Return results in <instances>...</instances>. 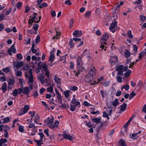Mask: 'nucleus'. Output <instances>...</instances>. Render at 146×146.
<instances>
[{
  "instance_id": "obj_1",
  "label": "nucleus",
  "mask_w": 146,
  "mask_h": 146,
  "mask_svg": "<svg viewBox=\"0 0 146 146\" xmlns=\"http://www.w3.org/2000/svg\"><path fill=\"white\" fill-rule=\"evenodd\" d=\"M109 37V35L106 33H104L101 36L100 40V43L101 44L100 48H102V51L104 48H105L104 50H106V48H107L106 47V42L108 39Z\"/></svg>"
},
{
  "instance_id": "obj_2",
  "label": "nucleus",
  "mask_w": 146,
  "mask_h": 146,
  "mask_svg": "<svg viewBox=\"0 0 146 146\" xmlns=\"http://www.w3.org/2000/svg\"><path fill=\"white\" fill-rule=\"evenodd\" d=\"M70 108V110L74 111H75L76 107L78 105H80V103L75 98V95L73 96V98L71 102Z\"/></svg>"
},
{
  "instance_id": "obj_3",
  "label": "nucleus",
  "mask_w": 146,
  "mask_h": 146,
  "mask_svg": "<svg viewBox=\"0 0 146 146\" xmlns=\"http://www.w3.org/2000/svg\"><path fill=\"white\" fill-rule=\"evenodd\" d=\"M29 109V106L28 105H25L24 108H22L19 112V115H21L26 113Z\"/></svg>"
},
{
  "instance_id": "obj_4",
  "label": "nucleus",
  "mask_w": 146,
  "mask_h": 146,
  "mask_svg": "<svg viewBox=\"0 0 146 146\" xmlns=\"http://www.w3.org/2000/svg\"><path fill=\"white\" fill-rule=\"evenodd\" d=\"M4 131L5 133L4 134V137L6 138H7L9 137L8 131L10 130V127L7 125H6L4 126Z\"/></svg>"
},
{
  "instance_id": "obj_5",
  "label": "nucleus",
  "mask_w": 146,
  "mask_h": 146,
  "mask_svg": "<svg viewBox=\"0 0 146 146\" xmlns=\"http://www.w3.org/2000/svg\"><path fill=\"white\" fill-rule=\"evenodd\" d=\"M117 22L115 21V19H114V21L112 22L110 26V31L113 33H114L115 31V30L114 29L117 26Z\"/></svg>"
},
{
  "instance_id": "obj_6",
  "label": "nucleus",
  "mask_w": 146,
  "mask_h": 146,
  "mask_svg": "<svg viewBox=\"0 0 146 146\" xmlns=\"http://www.w3.org/2000/svg\"><path fill=\"white\" fill-rule=\"evenodd\" d=\"M111 63L112 65L115 64L118 61V58L116 56L111 57Z\"/></svg>"
},
{
  "instance_id": "obj_7",
  "label": "nucleus",
  "mask_w": 146,
  "mask_h": 146,
  "mask_svg": "<svg viewBox=\"0 0 146 146\" xmlns=\"http://www.w3.org/2000/svg\"><path fill=\"white\" fill-rule=\"evenodd\" d=\"M13 64L15 67L19 68L23 65V63L22 62L15 61L13 62Z\"/></svg>"
},
{
  "instance_id": "obj_8",
  "label": "nucleus",
  "mask_w": 146,
  "mask_h": 146,
  "mask_svg": "<svg viewBox=\"0 0 146 146\" xmlns=\"http://www.w3.org/2000/svg\"><path fill=\"white\" fill-rule=\"evenodd\" d=\"M37 13H34L33 16V17L32 18H30L29 21L28 22L29 24V25H32L34 21L36 19V17Z\"/></svg>"
},
{
  "instance_id": "obj_9",
  "label": "nucleus",
  "mask_w": 146,
  "mask_h": 146,
  "mask_svg": "<svg viewBox=\"0 0 146 146\" xmlns=\"http://www.w3.org/2000/svg\"><path fill=\"white\" fill-rule=\"evenodd\" d=\"M1 89L2 90L3 93H5L7 90V83L6 82H4L1 88Z\"/></svg>"
},
{
  "instance_id": "obj_10",
  "label": "nucleus",
  "mask_w": 146,
  "mask_h": 146,
  "mask_svg": "<svg viewBox=\"0 0 146 146\" xmlns=\"http://www.w3.org/2000/svg\"><path fill=\"white\" fill-rule=\"evenodd\" d=\"M82 34V33L81 31H79L77 30L75 31L73 33L74 36H76L77 37H80Z\"/></svg>"
},
{
  "instance_id": "obj_11",
  "label": "nucleus",
  "mask_w": 146,
  "mask_h": 146,
  "mask_svg": "<svg viewBox=\"0 0 146 146\" xmlns=\"http://www.w3.org/2000/svg\"><path fill=\"white\" fill-rule=\"evenodd\" d=\"M25 76L26 78H29V83H32L34 81L33 79V75H30L29 77L28 75L27 74V73H25Z\"/></svg>"
},
{
  "instance_id": "obj_12",
  "label": "nucleus",
  "mask_w": 146,
  "mask_h": 146,
  "mask_svg": "<svg viewBox=\"0 0 146 146\" xmlns=\"http://www.w3.org/2000/svg\"><path fill=\"white\" fill-rule=\"evenodd\" d=\"M62 135L63 136L64 139H68L70 141H72L73 139V137L70 135L66 133L62 134Z\"/></svg>"
},
{
  "instance_id": "obj_13",
  "label": "nucleus",
  "mask_w": 146,
  "mask_h": 146,
  "mask_svg": "<svg viewBox=\"0 0 146 146\" xmlns=\"http://www.w3.org/2000/svg\"><path fill=\"white\" fill-rule=\"evenodd\" d=\"M96 70L95 69V68L94 67L93 68H92L90 70L89 73L90 76L92 77L93 76L95 75L96 74Z\"/></svg>"
},
{
  "instance_id": "obj_14",
  "label": "nucleus",
  "mask_w": 146,
  "mask_h": 146,
  "mask_svg": "<svg viewBox=\"0 0 146 146\" xmlns=\"http://www.w3.org/2000/svg\"><path fill=\"white\" fill-rule=\"evenodd\" d=\"M23 93L25 95H28L30 92L29 89L28 87H25L23 88Z\"/></svg>"
},
{
  "instance_id": "obj_15",
  "label": "nucleus",
  "mask_w": 146,
  "mask_h": 146,
  "mask_svg": "<svg viewBox=\"0 0 146 146\" xmlns=\"http://www.w3.org/2000/svg\"><path fill=\"white\" fill-rule=\"evenodd\" d=\"M93 80V77L89 76L88 75L86 76L84 78V80L86 82H90Z\"/></svg>"
},
{
  "instance_id": "obj_16",
  "label": "nucleus",
  "mask_w": 146,
  "mask_h": 146,
  "mask_svg": "<svg viewBox=\"0 0 146 146\" xmlns=\"http://www.w3.org/2000/svg\"><path fill=\"white\" fill-rule=\"evenodd\" d=\"M83 64L82 58L80 56H78L77 59V65Z\"/></svg>"
},
{
  "instance_id": "obj_17",
  "label": "nucleus",
  "mask_w": 146,
  "mask_h": 146,
  "mask_svg": "<svg viewBox=\"0 0 146 146\" xmlns=\"http://www.w3.org/2000/svg\"><path fill=\"white\" fill-rule=\"evenodd\" d=\"M45 77L43 74L40 73L38 75V79L41 82L42 80L44 79Z\"/></svg>"
},
{
  "instance_id": "obj_18",
  "label": "nucleus",
  "mask_w": 146,
  "mask_h": 146,
  "mask_svg": "<svg viewBox=\"0 0 146 146\" xmlns=\"http://www.w3.org/2000/svg\"><path fill=\"white\" fill-rule=\"evenodd\" d=\"M54 79L55 82L57 84H60L61 83V79L59 78H58L55 76L54 77Z\"/></svg>"
},
{
  "instance_id": "obj_19",
  "label": "nucleus",
  "mask_w": 146,
  "mask_h": 146,
  "mask_svg": "<svg viewBox=\"0 0 146 146\" xmlns=\"http://www.w3.org/2000/svg\"><path fill=\"white\" fill-rule=\"evenodd\" d=\"M83 64H80V65H77V68L78 71L81 72L84 69V67L82 66Z\"/></svg>"
},
{
  "instance_id": "obj_20",
  "label": "nucleus",
  "mask_w": 146,
  "mask_h": 146,
  "mask_svg": "<svg viewBox=\"0 0 146 146\" xmlns=\"http://www.w3.org/2000/svg\"><path fill=\"white\" fill-rule=\"evenodd\" d=\"M127 106V104L125 103H124L122 105H121L120 106L121 111H125L126 109Z\"/></svg>"
},
{
  "instance_id": "obj_21",
  "label": "nucleus",
  "mask_w": 146,
  "mask_h": 146,
  "mask_svg": "<svg viewBox=\"0 0 146 146\" xmlns=\"http://www.w3.org/2000/svg\"><path fill=\"white\" fill-rule=\"evenodd\" d=\"M101 120V118H99L97 117H96L92 119V121L93 122H95L96 123H99L100 122Z\"/></svg>"
},
{
  "instance_id": "obj_22",
  "label": "nucleus",
  "mask_w": 146,
  "mask_h": 146,
  "mask_svg": "<svg viewBox=\"0 0 146 146\" xmlns=\"http://www.w3.org/2000/svg\"><path fill=\"white\" fill-rule=\"evenodd\" d=\"M119 104V102L118 101L117 99H115L112 103L113 106L114 107V108H116V106L118 105Z\"/></svg>"
},
{
  "instance_id": "obj_23",
  "label": "nucleus",
  "mask_w": 146,
  "mask_h": 146,
  "mask_svg": "<svg viewBox=\"0 0 146 146\" xmlns=\"http://www.w3.org/2000/svg\"><path fill=\"white\" fill-rule=\"evenodd\" d=\"M55 60V56L54 54H51L48 60L52 62Z\"/></svg>"
},
{
  "instance_id": "obj_24",
  "label": "nucleus",
  "mask_w": 146,
  "mask_h": 146,
  "mask_svg": "<svg viewBox=\"0 0 146 146\" xmlns=\"http://www.w3.org/2000/svg\"><path fill=\"white\" fill-rule=\"evenodd\" d=\"M8 82V85H12L15 82V80L14 78L9 79Z\"/></svg>"
},
{
  "instance_id": "obj_25",
  "label": "nucleus",
  "mask_w": 146,
  "mask_h": 146,
  "mask_svg": "<svg viewBox=\"0 0 146 146\" xmlns=\"http://www.w3.org/2000/svg\"><path fill=\"white\" fill-rule=\"evenodd\" d=\"M119 146H126L125 141L122 139H120L119 142Z\"/></svg>"
},
{
  "instance_id": "obj_26",
  "label": "nucleus",
  "mask_w": 146,
  "mask_h": 146,
  "mask_svg": "<svg viewBox=\"0 0 146 146\" xmlns=\"http://www.w3.org/2000/svg\"><path fill=\"white\" fill-rule=\"evenodd\" d=\"M54 85V84H52V85L50 87H48L47 88V90L48 92H52L53 91Z\"/></svg>"
},
{
  "instance_id": "obj_27",
  "label": "nucleus",
  "mask_w": 146,
  "mask_h": 146,
  "mask_svg": "<svg viewBox=\"0 0 146 146\" xmlns=\"http://www.w3.org/2000/svg\"><path fill=\"white\" fill-rule=\"evenodd\" d=\"M34 140L36 143L37 145L38 146H41L43 143H42V140L40 139L39 140H38L35 139H34Z\"/></svg>"
},
{
  "instance_id": "obj_28",
  "label": "nucleus",
  "mask_w": 146,
  "mask_h": 146,
  "mask_svg": "<svg viewBox=\"0 0 146 146\" xmlns=\"http://www.w3.org/2000/svg\"><path fill=\"white\" fill-rule=\"evenodd\" d=\"M10 49L11 50L12 52L13 53H16L17 51L15 47V45L14 44L12 45Z\"/></svg>"
},
{
  "instance_id": "obj_29",
  "label": "nucleus",
  "mask_w": 146,
  "mask_h": 146,
  "mask_svg": "<svg viewBox=\"0 0 146 146\" xmlns=\"http://www.w3.org/2000/svg\"><path fill=\"white\" fill-rule=\"evenodd\" d=\"M124 54L127 58H128L130 56L131 53L129 52L128 50H126L124 52Z\"/></svg>"
},
{
  "instance_id": "obj_30",
  "label": "nucleus",
  "mask_w": 146,
  "mask_h": 146,
  "mask_svg": "<svg viewBox=\"0 0 146 146\" xmlns=\"http://www.w3.org/2000/svg\"><path fill=\"white\" fill-rule=\"evenodd\" d=\"M7 140L6 139H0V146H1L2 144L3 143H7Z\"/></svg>"
},
{
  "instance_id": "obj_31",
  "label": "nucleus",
  "mask_w": 146,
  "mask_h": 146,
  "mask_svg": "<svg viewBox=\"0 0 146 146\" xmlns=\"http://www.w3.org/2000/svg\"><path fill=\"white\" fill-rule=\"evenodd\" d=\"M91 14V11H87L84 14L85 17L86 18H88L90 16Z\"/></svg>"
},
{
  "instance_id": "obj_32",
  "label": "nucleus",
  "mask_w": 146,
  "mask_h": 146,
  "mask_svg": "<svg viewBox=\"0 0 146 146\" xmlns=\"http://www.w3.org/2000/svg\"><path fill=\"white\" fill-rule=\"evenodd\" d=\"M54 120V118H52L50 119H49L48 121L47 122V120H44V121L45 123H53V121Z\"/></svg>"
},
{
  "instance_id": "obj_33",
  "label": "nucleus",
  "mask_w": 146,
  "mask_h": 146,
  "mask_svg": "<svg viewBox=\"0 0 146 146\" xmlns=\"http://www.w3.org/2000/svg\"><path fill=\"white\" fill-rule=\"evenodd\" d=\"M69 45L70 46L71 48H72L74 46V44L73 43V40L72 38L70 39V42L69 43Z\"/></svg>"
},
{
  "instance_id": "obj_34",
  "label": "nucleus",
  "mask_w": 146,
  "mask_h": 146,
  "mask_svg": "<svg viewBox=\"0 0 146 146\" xmlns=\"http://www.w3.org/2000/svg\"><path fill=\"white\" fill-rule=\"evenodd\" d=\"M123 65H121L115 69L117 71H121L123 70Z\"/></svg>"
},
{
  "instance_id": "obj_35",
  "label": "nucleus",
  "mask_w": 146,
  "mask_h": 146,
  "mask_svg": "<svg viewBox=\"0 0 146 146\" xmlns=\"http://www.w3.org/2000/svg\"><path fill=\"white\" fill-rule=\"evenodd\" d=\"M133 117H131L130 119H129L128 121L127 122V123L123 125V127L125 128H126L127 127L129 123L133 119Z\"/></svg>"
},
{
  "instance_id": "obj_36",
  "label": "nucleus",
  "mask_w": 146,
  "mask_h": 146,
  "mask_svg": "<svg viewBox=\"0 0 146 146\" xmlns=\"http://www.w3.org/2000/svg\"><path fill=\"white\" fill-rule=\"evenodd\" d=\"M138 137V136L137 135V133H133L132 134V137H131L133 139H137Z\"/></svg>"
},
{
  "instance_id": "obj_37",
  "label": "nucleus",
  "mask_w": 146,
  "mask_h": 146,
  "mask_svg": "<svg viewBox=\"0 0 146 146\" xmlns=\"http://www.w3.org/2000/svg\"><path fill=\"white\" fill-rule=\"evenodd\" d=\"M48 6V5L46 3H42L40 4L39 6V7L40 9H42L43 7H47Z\"/></svg>"
},
{
  "instance_id": "obj_38",
  "label": "nucleus",
  "mask_w": 146,
  "mask_h": 146,
  "mask_svg": "<svg viewBox=\"0 0 146 146\" xmlns=\"http://www.w3.org/2000/svg\"><path fill=\"white\" fill-rule=\"evenodd\" d=\"M18 92L17 89H15L12 92V94L14 96H16L18 95Z\"/></svg>"
},
{
  "instance_id": "obj_39",
  "label": "nucleus",
  "mask_w": 146,
  "mask_h": 146,
  "mask_svg": "<svg viewBox=\"0 0 146 146\" xmlns=\"http://www.w3.org/2000/svg\"><path fill=\"white\" fill-rule=\"evenodd\" d=\"M70 89L71 90L74 91H76L78 90V88L77 87L75 86H70Z\"/></svg>"
},
{
  "instance_id": "obj_40",
  "label": "nucleus",
  "mask_w": 146,
  "mask_h": 146,
  "mask_svg": "<svg viewBox=\"0 0 146 146\" xmlns=\"http://www.w3.org/2000/svg\"><path fill=\"white\" fill-rule=\"evenodd\" d=\"M136 95V94L134 92H131L130 94V96L129 97V99H131L133 98Z\"/></svg>"
},
{
  "instance_id": "obj_41",
  "label": "nucleus",
  "mask_w": 146,
  "mask_h": 146,
  "mask_svg": "<svg viewBox=\"0 0 146 146\" xmlns=\"http://www.w3.org/2000/svg\"><path fill=\"white\" fill-rule=\"evenodd\" d=\"M44 64L43 63L41 62L38 63V67L39 69H41L42 67V65Z\"/></svg>"
},
{
  "instance_id": "obj_42",
  "label": "nucleus",
  "mask_w": 146,
  "mask_h": 146,
  "mask_svg": "<svg viewBox=\"0 0 146 146\" xmlns=\"http://www.w3.org/2000/svg\"><path fill=\"white\" fill-rule=\"evenodd\" d=\"M128 37L130 38H133V35H131V30H129L127 33Z\"/></svg>"
},
{
  "instance_id": "obj_43",
  "label": "nucleus",
  "mask_w": 146,
  "mask_h": 146,
  "mask_svg": "<svg viewBox=\"0 0 146 146\" xmlns=\"http://www.w3.org/2000/svg\"><path fill=\"white\" fill-rule=\"evenodd\" d=\"M143 86V82L141 81H139V82L138 83L137 86H136V87H139V88H140L141 87Z\"/></svg>"
},
{
  "instance_id": "obj_44",
  "label": "nucleus",
  "mask_w": 146,
  "mask_h": 146,
  "mask_svg": "<svg viewBox=\"0 0 146 146\" xmlns=\"http://www.w3.org/2000/svg\"><path fill=\"white\" fill-rule=\"evenodd\" d=\"M29 66L27 64H25L23 67V70H27L29 69Z\"/></svg>"
},
{
  "instance_id": "obj_45",
  "label": "nucleus",
  "mask_w": 146,
  "mask_h": 146,
  "mask_svg": "<svg viewBox=\"0 0 146 146\" xmlns=\"http://www.w3.org/2000/svg\"><path fill=\"white\" fill-rule=\"evenodd\" d=\"M2 70L4 72L7 73L9 72L10 71V69L9 67H6L5 68L2 69Z\"/></svg>"
},
{
  "instance_id": "obj_46",
  "label": "nucleus",
  "mask_w": 146,
  "mask_h": 146,
  "mask_svg": "<svg viewBox=\"0 0 146 146\" xmlns=\"http://www.w3.org/2000/svg\"><path fill=\"white\" fill-rule=\"evenodd\" d=\"M16 56L18 58V59H22L23 58V56L21 54H17L16 55Z\"/></svg>"
},
{
  "instance_id": "obj_47",
  "label": "nucleus",
  "mask_w": 146,
  "mask_h": 146,
  "mask_svg": "<svg viewBox=\"0 0 146 146\" xmlns=\"http://www.w3.org/2000/svg\"><path fill=\"white\" fill-rule=\"evenodd\" d=\"M38 135L40 136V139L42 140L44 136V133L42 132H39L38 133Z\"/></svg>"
},
{
  "instance_id": "obj_48",
  "label": "nucleus",
  "mask_w": 146,
  "mask_h": 146,
  "mask_svg": "<svg viewBox=\"0 0 146 146\" xmlns=\"http://www.w3.org/2000/svg\"><path fill=\"white\" fill-rule=\"evenodd\" d=\"M131 70H128L125 74V77H127L129 76L130 74V73H131Z\"/></svg>"
},
{
  "instance_id": "obj_49",
  "label": "nucleus",
  "mask_w": 146,
  "mask_h": 146,
  "mask_svg": "<svg viewBox=\"0 0 146 146\" xmlns=\"http://www.w3.org/2000/svg\"><path fill=\"white\" fill-rule=\"evenodd\" d=\"M64 95L66 98H68L69 96V92L68 90H67L64 92Z\"/></svg>"
},
{
  "instance_id": "obj_50",
  "label": "nucleus",
  "mask_w": 146,
  "mask_h": 146,
  "mask_svg": "<svg viewBox=\"0 0 146 146\" xmlns=\"http://www.w3.org/2000/svg\"><path fill=\"white\" fill-rule=\"evenodd\" d=\"M35 113L36 112L35 111H33V112L30 111L29 112V114L31 115V116L32 118H33L35 116Z\"/></svg>"
},
{
  "instance_id": "obj_51",
  "label": "nucleus",
  "mask_w": 146,
  "mask_h": 146,
  "mask_svg": "<svg viewBox=\"0 0 146 146\" xmlns=\"http://www.w3.org/2000/svg\"><path fill=\"white\" fill-rule=\"evenodd\" d=\"M44 71H46L48 70L47 66L46 64H44L42 65V67Z\"/></svg>"
},
{
  "instance_id": "obj_52",
  "label": "nucleus",
  "mask_w": 146,
  "mask_h": 146,
  "mask_svg": "<svg viewBox=\"0 0 146 146\" xmlns=\"http://www.w3.org/2000/svg\"><path fill=\"white\" fill-rule=\"evenodd\" d=\"M116 78L118 82L119 83H121L122 82V78L121 77L119 76H117Z\"/></svg>"
},
{
  "instance_id": "obj_53",
  "label": "nucleus",
  "mask_w": 146,
  "mask_h": 146,
  "mask_svg": "<svg viewBox=\"0 0 146 146\" xmlns=\"http://www.w3.org/2000/svg\"><path fill=\"white\" fill-rule=\"evenodd\" d=\"M10 120V119L9 117H7L4 118L3 119V123H7Z\"/></svg>"
},
{
  "instance_id": "obj_54",
  "label": "nucleus",
  "mask_w": 146,
  "mask_h": 146,
  "mask_svg": "<svg viewBox=\"0 0 146 146\" xmlns=\"http://www.w3.org/2000/svg\"><path fill=\"white\" fill-rule=\"evenodd\" d=\"M38 25H37L36 24H35L34 25L33 27V28L36 31H36L38 29Z\"/></svg>"
},
{
  "instance_id": "obj_55",
  "label": "nucleus",
  "mask_w": 146,
  "mask_h": 146,
  "mask_svg": "<svg viewBox=\"0 0 146 146\" xmlns=\"http://www.w3.org/2000/svg\"><path fill=\"white\" fill-rule=\"evenodd\" d=\"M40 36L38 35L36 39V43L37 44L40 42Z\"/></svg>"
},
{
  "instance_id": "obj_56",
  "label": "nucleus",
  "mask_w": 146,
  "mask_h": 146,
  "mask_svg": "<svg viewBox=\"0 0 146 146\" xmlns=\"http://www.w3.org/2000/svg\"><path fill=\"white\" fill-rule=\"evenodd\" d=\"M38 95V94L37 91L35 92L33 95V96L35 98H36Z\"/></svg>"
},
{
  "instance_id": "obj_57",
  "label": "nucleus",
  "mask_w": 146,
  "mask_h": 146,
  "mask_svg": "<svg viewBox=\"0 0 146 146\" xmlns=\"http://www.w3.org/2000/svg\"><path fill=\"white\" fill-rule=\"evenodd\" d=\"M103 117H107L108 119H109L108 115L106 111H104L103 112Z\"/></svg>"
},
{
  "instance_id": "obj_58",
  "label": "nucleus",
  "mask_w": 146,
  "mask_h": 146,
  "mask_svg": "<svg viewBox=\"0 0 146 146\" xmlns=\"http://www.w3.org/2000/svg\"><path fill=\"white\" fill-rule=\"evenodd\" d=\"M24 127L21 125H20L19 128V130L21 132H23L24 131Z\"/></svg>"
},
{
  "instance_id": "obj_59",
  "label": "nucleus",
  "mask_w": 146,
  "mask_h": 146,
  "mask_svg": "<svg viewBox=\"0 0 146 146\" xmlns=\"http://www.w3.org/2000/svg\"><path fill=\"white\" fill-rule=\"evenodd\" d=\"M74 64L72 62H70V65L69 66L70 68L71 69H74Z\"/></svg>"
},
{
  "instance_id": "obj_60",
  "label": "nucleus",
  "mask_w": 146,
  "mask_h": 146,
  "mask_svg": "<svg viewBox=\"0 0 146 146\" xmlns=\"http://www.w3.org/2000/svg\"><path fill=\"white\" fill-rule=\"evenodd\" d=\"M66 104H63L61 105H60L58 106V107L59 108H62V109H64L66 108Z\"/></svg>"
},
{
  "instance_id": "obj_61",
  "label": "nucleus",
  "mask_w": 146,
  "mask_h": 146,
  "mask_svg": "<svg viewBox=\"0 0 146 146\" xmlns=\"http://www.w3.org/2000/svg\"><path fill=\"white\" fill-rule=\"evenodd\" d=\"M6 80V78L5 76H3L1 77L0 78V81L1 82H3L5 81Z\"/></svg>"
},
{
  "instance_id": "obj_62",
  "label": "nucleus",
  "mask_w": 146,
  "mask_h": 146,
  "mask_svg": "<svg viewBox=\"0 0 146 146\" xmlns=\"http://www.w3.org/2000/svg\"><path fill=\"white\" fill-rule=\"evenodd\" d=\"M49 129H45L44 130V132L46 134L47 136H48L49 135L48 134Z\"/></svg>"
},
{
  "instance_id": "obj_63",
  "label": "nucleus",
  "mask_w": 146,
  "mask_h": 146,
  "mask_svg": "<svg viewBox=\"0 0 146 146\" xmlns=\"http://www.w3.org/2000/svg\"><path fill=\"white\" fill-rule=\"evenodd\" d=\"M46 124L50 129H54L53 123H46Z\"/></svg>"
},
{
  "instance_id": "obj_64",
  "label": "nucleus",
  "mask_w": 146,
  "mask_h": 146,
  "mask_svg": "<svg viewBox=\"0 0 146 146\" xmlns=\"http://www.w3.org/2000/svg\"><path fill=\"white\" fill-rule=\"evenodd\" d=\"M22 5V2H18L17 3V7L19 9H20L21 6Z\"/></svg>"
}]
</instances>
